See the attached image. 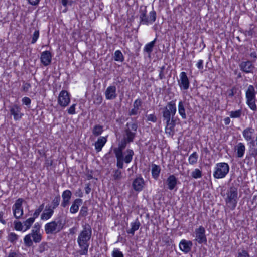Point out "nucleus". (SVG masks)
Masks as SVG:
<instances>
[{
	"instance_id": "f257e3e1",
	"label": "nucleus",
	"mask_w": 257,
	"mask_h": 257,
	"mask_svg": "<svg viewBox=\"0 0 257 257\" xmlns=\"http://www.w3.org/2000/svg\"><path fill=\"white\" fill-rule=\"evenodd\" d=\"M92 235L91 226L86 223L82 225V229L78 234L77 242L80 249L78 252L80 255H87L89 246V241Z\"/></svg>"
},
{
	"instance_id": "f03ea898",
	"label": "nucleus",
	"mask_w": 257,
	"mask_h": 257,
	"mask_svg": "<svg viewBox=\"0 0 257 257\" xmlns=\"http://www.w3.org/2000/svg\"><path fill=\"white\" fill-rule=\"evenodd\" d=\"M65 225V221L62 218H57L46 223L44 226V230L47 234H55L63 230Z\"/></svg>"
},
{
	"instance_id": "7ed1b4c3",
	"label": "nucleus",
	"mask_w": 257,
	"mask_h": 257,
	"mask_svg": "<svg viewBox=\"0 0 257 257\" xmlns=\"http://www.w3.org/2000/svg\"><path fill=\"white\" fill-rule=\"evenodd\" d=\"M140 24L149 25L153 24L156 19V13L153 10L149 13V16L147 15L146 6H141L139 10Z\"/></svg>"
},
{
	"instance_id": "20e7f679",
	"label": "nucleus",
	"mask_w": 257,
	"mask_h": 257,
	"mask_svg": "<svg viewBox=\"0 0 257 257\" xmlns=\"http://www.w3.org/2000/svg\"><path fill=\"white\" fill-rule=\"evenodd\" d=\"M238 199V189L235 186L229 188L226 192L225 202L228 204L229 207L232 210L236 206Z\"/></svg>"
},
{
	"instance_id": "39448f33",
	"label": "nucleus",
	"mask_w": 257,
	"mask_h": 257,
	"mask_svg": "<svg viewBox=\"0 0 257 257\" xmlns=\"http://www.w3.org/2000/svg\"><path fill=\"white\" fill-rule=\"evenodd\" d=\"M138 124L136 122H127L124 129L123 138L127 142H133L137 134Z\"/></svg>"
},
{
	"instance_id": "423d86ee",
	"label": "nucleus",
	"mask_w": 257,
	"mask_h": 257,
	"mask_svg": "<svg viewBox=\"0 0 257 257\" xmlns=\"http://www.w3.org/2000/svg\"><path fill=\"white\" fill-rule=\"evenodd\" d=\"M229 171V165L224 162L218 163L216 164L213 176L216 179L224 178Z\"/></svg>"
},
{
	"instance_id": "0eeeda50",
	"label": "nucleus",
	"mask_w": 257,
	"mask_h": 257,
	"mask_svg": "<svg viewBox=\"0 0 257 257\" xmlns=\"http://www.w3.org/2000/svg\"><path fill=\"white\" fill-rule=\"evenodd\" d=\"M246 103L249 107L252 110L255 111L257 109L255 104V92L254 87L249 85L246 91Z\"/></svg>"
},
{
	"instance_id": "6e6552de",
	"label": "nucleus",
	"mask_w": 257,
	"mask_h": 257,
	"mask_svg": "<svg viewBox=\"0 0 257 257\" xmlns=\"http://www.w3.org/2000/svg\"><path fill=\"white\" fill-rule=\"evenodd\" d=\"M176 112V107L175 102L172 101L168 102L162 111L163 119L174 118Z\"/></svg>"
},
{
	"instance_id": "1a4fd4ad",
	"label": "nucleus",
	"mask_w": 257,
	"mask_h": 257,
	"mask_svg": "<svg viewBox=\"0 0 257 257\" xmlns=\"http://www.w3.org/2000/svg\"><path fill=\"white\" fill-rule=\"evenodd\" d=\"M42 239V235L40 233H33L31 232L25 236L24 242L26 246L30 247L32 246L33 242L36 243H39L41 242Z\"/></svg>"
},
{
	"instance_id": "9d476101",
	"label": "nucleus",
	"mask_w": 257,
	"mask_h": 257,
	"mask_svg": "<svg viewBox=\"0 0 257 257\" xmlns=\"http://www.w3.org/2000/svg\"><path fill=\"white\" fill-rule=\"evenodd\" d=\"M24 199L22 198L18 199L12 207L14 216L16 219H20L23 215V208L22 203Z\"/></svg>"
},
{
	"instance_id": "9b49d317",
	"label": "nucleus",
	"mask_w": 257,
	"mask_h": 257,
	"mask_svg": "<svg viewBox=\"0 0 257 257\" xmlns=\"http://www.w3.org/2000/svg\"><path fill=\"white\" fill-rule=\"evenodd\" d=\"M70 102V96L66 90H62L58 96V103L61 107L67 106Z\"/></svg>"
},
{
	"instance_id": "f8f14e48",
	"label": "nucleus",
	"mask_w": 257,
	"mask_h": 257,
	"mask_svg": "<svg viewBox=\"0 0 257 257\" xmlns=\"http://www.w3.org/2000/svg\"><path fill=\"white\" fill-rule=\"evenodd\" d=\"M195 239L199 244L207 243V238L205 235V229L202 226H200L198 228L195 230Z\"/></svg>"
},
{
	"instance_id": "ddd939ff",
	"label": "nucleus",
	"mask_w": 257,
	"mask_h": 257,
	"mask_svg": "<svg viewBox=\"0 0 257 257\" xmlns=\"http://www.w3.org/2000/svg\"><path fill=\"white\" fill-rule=\"evenodd\" d=\"M240 69L246 73H253L255 69L254 65L250 61L241 62L239 65Z\"/></svg>"
},
{
	"instance_id": "4468645a",
	"label": "nucleus",
	"mask_w": 257,
	"mask_h": 257,
	"mask_svg": "<svg viewBox=\"0 0 257 257\" xmlns=\"http://www.w3.org/2000/svg\"><path fill=\"white\" fill-rule=\"evenodd\" d=\"M178 83L181 89L186 90L189 88L190 83L186 73L185 72H182L180 73Z\"/></svg>"
},
{
	"instance_id": "2eb2a0df",
	"label": "nucleus",
	"mask_w": 257,
	"mask_h": 257,
	"mask_svg": "<svg viewBox=\"0 0 257 257\" xmlns=\"http://www.w3.org/2000/svg\"><path fill=\"white\" fill-rule=\"evenodd\" d=\"M105 98L107 100H113L117 97L116 87L114 85L108 86L104 93Z\"/></svg>"
},
{
	"instance_id": "dca6fc26",
	"label": "nucleus",
	"mask_w": 257,
	"mask_h": 257,
	"mask_svg": "<svg viewBox=\"0 0 257 257\" xmlns=\"http://www.w3.org/2000/svg\"><path fill=\"white\" fill-rule=\"evenodd\" d=\"M254 133V130L252 127H247L243 130L242 135L245 140L249 142V144H253L255 141L253 139V136Z\"/></svg>"
},
{
	"instance_id": "f3484780",
	"label": "nucleus",
	"mask_w": 257,
	"mask_h": 257,
	"mask_svg": "<svg viewBox=\"0 0 257 257\" xmlns=\"http://www.w3.org/2000/svg\"><path fill=\"white\" fill-rule=\"evenodd\" d=\"M192 245L191 241L183 239L179 243V248L182 251L187 253L191 250Z\"/></svg>"
},
{
	"instance_id": "a211bd4d",
	"label": "nucleus",
	"mask_w": 257,
	"mask_h": 257,
	"mask_svg": "<svg viewBox=\"0 0 257 257\" xmlns=\"http://www.w3.org/2000/svg\"><path fill=\"white\" fill-rule=\"evenodd\" d=\"M41 62L45 66L49 65L52 60V55L49 51L43 52L41 55Z\"/></svg>"
},
{
	"instance_id": "6ab92c4d",
	"label": "nucleus",
	"mask_w": 257,
	"mask_h": 257,
	"mask_svg": "<svg viewBox=\"0 0 257 257\" xmlns=\"http://www.w3.org/2000/svg\"><path fill=\"white\" fill-rule=\"evenodd\" d=\"M11 114L13 115L14 119L16 120L20 119L22 116L23 115L21 113V108L17 105H14L12 106L10 109Z\"/></svg>"
},
{
	"instance_id": "aec40b11",
	"label": "nucleus",
	"mask_w": 257,
	"mask_h": 257,
	"mask_svg": "<svg viewBox=\"0 0 257 257\" xmlns=\"http://www.w3.org/2000/svg\"><path fill=\"white\" fill-rule=\"evenodd\" d=\"M71 196L72 193L69 190H65L62 193V202L61 203V206L65 208L69 204Z\"/></svg>"
},
{
	"instance_id": "412c9836",
	"label": "nucleus",
	"mask_w": 257,
	"mask_h": 257,
	"mask_svg": "<svg viewBox=\"0 0 257 257\" xmlns=\"http://www.w3.org/2000/svg\"><path fill=\"white\" fill-rule=\"evenodd\" d=\"M144 181L142 177L136 178L132 184L134 189L136 191H141L144 187Z\"/></svg>"
},
{
	"instance_id": "4be33fe9",
	"label": "nucleus",
	"mask_w": 257,
	"mask_h": 257,
	"mask_svg": "<svg viewBox=\"0 0 257 257\" xmlns=\"http://www.w3.org/2000/svg\"><path fill=\"white\" fill-rule=\"evenodd\" d=\"M54 210L50 208V206L48 205L41 215V219L42 220H47L49 219L53 215Z\"/></svg>"
},
{
	"instance_id": "5701e85b",
	"label": "nucleus",
	"mask_w": 257,
	"mask_h": 257,
	"mask_svg": "<svg viewBox=\"0 0 257 257\" xmlns=\"http://www.w3.org/2000/svg\"><path fill=\"white\" fill-rule=\"evenodd\" d=\"M166 183L168 185V188L172 190L177 185V179L174 175H171L167 179Z\"/></svg>"
},
{
	"instance_id": "b1692460",
	"label": "nucleus",
	"mask_w": 257,
	"mask_h": 257,
	"mask_svg": "<svg viewBox=\"0 0 257 257\" xmlns=\"http://www.w3.org/2000/svg\"><path fill=\"white\" fill-rule=\"evenodd\" d=\"M245 146L243 143H238L234 147V150L236 151V157L242 158L245 151Z\"/></svg>"
},
{
	"instance_id": "393cba45",
	"label": "nucleus",
	"mask_w": 257,
	"mask_h": 257,
	"mask_svg": "<svg viewBox=\"0 0 257 257\" xmlns=\"http://www.w3.org/2000/svg\"><path fill=\"white\" fill-rule=\"evenodd\" d=\"M81 199H76L73 202L70 208V212L72 214H75L78 212L79 206L82 204Z\"/></svg>"
},
{
	"instance_id": "a878e982",
	"label": "nucleus",
	"mask_w": 257,
	"mask_h": 257,
	"mask_svg": "<svg viewBox=\"0 0 257 257\" xmlns=\"http://www.w3.org/2000/svg\"><path fill=\"white\" fill-rule=\"evenodd\" d=\"M107 141L106 137H100L95 143V148L97 152L101 150L102 147L104 146Z\"/></svg>"
},
{
	"instance_id": "bb28decb",
	"label": "nucleus",
	"mask_w": 257,
	"mask_h": 257,
	"mask_svg": "<svg viewBox=\"0 0 257 257\" xmlns=\"http://www.w3.org/2000/svg\"><path fill=\"white\" fill-rule=\"evenodd\" d=\"M140 223L138 219H136L134 222H132L131 223V228L127 231V233L134 235L135 232L138 230L140 226Z\"/></svg>"
},
{
	"instance_id": "cd10ccee",
	"label": "nucleus",
	"mask_w": 257,
	"mask_h": 257,
	"mask_svg": "<svg viewBox=\"0 0 257 257\" xmlns=\"http://www.w3.org/2000/svg\"><path fill=\"white\" fill-rule=\"evenodd\" d=\"M151 171L153 178L155 179H157L161 171L160 167L157 165L153 164Z\"/></svg>"
},
{
	"instance_id": "c85d7f7f",
	"label": "nucleus",
	"mask_w": 257,
	"mask_h": 257,
	"mask_svg": "<svg viewBox=\"0 0 257 257\" xmlns=\"http://www.w3.org/2000/svg\"><path fill=\"white\" fill-rule=\"evenodd\" d=\"M178 112L182 119L186 118L185 107L182 101H180L178 104Z\"/></svg>"
},
{
	"instance_id": "c756f323",
	"label": "nucleus",
	"mask_w": 257,
	"mask_h": 257,
	"mask_svg": "<svg viewBox=\"0 0 257 257\" xmlns=\"http://www.w3.org/2000/svg\"><path fill=\"white\" fill-rule=\"evenodd\" d=\"M35 219L32 217H30L23 222L24 231H26L30 228L31 226L34 222Z\"/></svg>"
},
{
	"instance_id": "7c9ffc66",
	"label": "nucleus",
	"mask_w": 257,
	"mask_h": 257,
	"mask_svg": "<svg viewBox=\"0 0 257 257\" xmlns=\"http://www.w3.org/2000/svg\"><path fill=\"white\" fill-rule=\"evenodd\" d=\"M126 156L124 158L123 157V161L126 163H129L132 161L134 153L133 151L131 149H127L126 150Z\"/></svg>"
},
{
	"instance_id": "2f4dec72",
	"label": "nucleus",
	"mask_w": 257,
	"mask_h": 257,
	"mask_svg": "<svg viewBox=\"0 0 257 257\" xmlns=\"http://www.w3.org/2000/svg\"><path fill=\"white\" fill-rule=\"evenodd\" d=\"M249 153L251 157L257 158V148L255 146V143L253 144H250Z\"/></svg>"
},
{
	"instance_id": "473e14b6",
	"label": "nucleus",
	"mask_w": 257,
	"mask_h": 257,
	"mask_svg": "<svg viewBox=\"0 0 257 257\" xmlns=\"http://www.w3.org/2000/svg\"><path fill=\"white\" fill-rule=\"evenodd\" d=\"M198 155L197 152H194L190 155L188 159V161L190 164L194 165L197 162Z\"/></svg>"
},
{
	"instance_id": "72a5a7b5",
	"label": "nucleus",
	"mask_w": 257,
	"mask_h": 257,
	"mask_svg": "<svg viewBox=\"0 0 257 257\" xmlns=\"http://www.w3.org/2000/svg\"><path fill=\"white\" fill-rule=\"evenodd\" d=\"M103 126L100 125H96L92 130V133L95 136H98L103 132Z\"/></svg>"
},
{
	"instance_id": "f704fd0d",
	"label": "nucleus",
	"mask_w": 257,
	"mask_h": 257,
	"mask_svg": "<svg viewBox=\"0 0 257 257\" xmlns=\"http://www.w3.org/2000/svg\"><path fill=\"white\" fill-rule=\"evenodd\" d=\"M175 126V122H173L170 125L166 126L165 133L170 136H173L174 134V128Z\"/></svg>"
},
{
	"instance_id": "c9c22d12",
	"label": "nucleus",
	"mask_w": 257,
	"mask_h": 257,
	"mask_svg": "<svg viewBox=\"0 0 257 257\" xmlns=\"http://www.w3.org/2000/svg\"><path fill=\"white\" fill-rule=\"evenodd\" d=\"M156 41V39L154 40L153 41H151V42L149 43L144 47V51L146 52L147 53L150 54L152 51L153 48L155 45Z\"/></svg>"
},
{
	"instance_id": "e433bc0d",
	"label": "nucleus",
	"mask_w": 257,
	"mask_h": 257,
	"mask_svg": "<svg viewBox=\"0 0 257 257\" xmlns=\"http://www.w3.org/2000/svg\"><path fill=\"white\" fill-rule=\"evenodd\" d=\"M114 59L116 61L123 62L124 61V57L120 50H116L115 52Z\"/></svg>"
},
{
	"instance_id": "4c0bfd02",
	"label": "nucleus",
	"mask_w": 257,
	"mask_h": 257,
	"mask_svg": "<svg viewBox=\"0 0 257 257\" xmlns=\"http://www.w3.org/2000/svg\"><path fill=\"white\" fill-rule=\"evenodd\" d=\"M60 201V197L59 195L56 196L52 201V205H50V208L53 210L56 208L59 205Z\"/></svg>"
},
{
	"instance_id": "58836bf2",
	"label": "nucleus",
	"mask_w": 257,
	"mask_h": 257,
	"mask_svg": "<svg viewBox=\"0 0 257 257\" xmlns=\"http://www.w3.org/2000/svg\"><path fill=\"white\" fill-rule=\"evenodd\" d=\"M121 171L119 169H116L113 171L112 177L113 179L116 181H119L121 180L122 178Z\"/></svg>"
},
{
	"instance_id": "ea45409f",
	"label": "nucleus",
	"mask_w": 257,
	"mask_h": 257,
	"mask_svg": "<svg viewBox=\"0 0 257 257\" xmlns=\"http://www.w3.org/2000/svg\"><path fill=\"white\" fill-rule=\"evenodd\" d=\"M44 208V203H43L41 205H40L39 207L37 209L35 210L34 213L33 214V216L32 217L35 220V219L37 218L39 216L40 213L43 210Z\"/></svg>"
},
{
	"instance_id": "a19ab883",
	"label": "nucleus",
	"mask_w": 257,
	"mask_h": 257,
	"mask_svg": "<svg viewBox=\"0 0 257 257\" xmlns=\"http://www.w3.org/2000/svg\"><path fill=\"white\" fill-rule=\"evenodd\" d=\"M18 239V236L15 233L11 232L8 236V240L12 243H15Z\"/></svg>"
},
{
	"instance_id": "79ce46f5",
	"label": "nucleus",
	"mask_w": 257,
	"mask_h": 257,
	"mask_svg": "<svg viewBox=\"0 0 257 257\" xmlns=\"http://www.w3.org/2000/svg\"><path fill=\"white\" fill-rule=\"evenodd\" d=\"M202 171L199 169H195L191 173V176L194 179L200 178L202 177Z\"/></svg>"
},
{
	"instance_id": "37998d69",
	"label": "nucleus",
	"mask_w": 257,
	"mask_h": 257,
	"mask_svg": "<svg viewBox=\"0 0 257 257\" xmlns=\"http://www.w3.org/2000/svg\"><path fill=\"white\" fill-rule=\"evenodd\" d=\"M159 68V78L160 80H162L165 78V75L167 71L165 70V66L164 65Z\"/></svg>"
},
{
	"instance_id": "c03bdc74",
	"label": "nucleus",
	"mask_w": 257,
	"mask_h": 257,
	"mask_svg": "<svg viewBox=\"0 0 257 257\" xmlns=\"http://www.w3.org/2000/svg\"><path fill=\"white\" fill-rule=\"evenodd\" d=\"M116 159H123V150L115 148L113 150Z\"/></svg>"
},
{
	"instance_id": "a18cd8bd",
	"label": "nucleus",
	"mask_w": 257,
	"mask_h": 257,
	"mask_svg": "<svg viewBox=\"0 0 257 257\" xmlns=\"http://www.w3.org/2000/svg\"><path fill=\"white\" fill-rule=\"evenodd\" d=\"M242 114V111L241 109L237 110L236 111H232L230 113V116L231 118H239Z\"/></svg>"
},
{
	"instance_id": "49530a36",
	"label": "nucleus",
	"mask_w": 257,
	"mask_h": 257,
	"mask_svg": "<svg viewBox=\"0 0 257 257\" xmlns=\"http://www.w3.org/2000/svg\"><path fill=\"white\" fill-rule=\"evenodd\" d=\"M15 229L18 231H24V228L23 222L20 221H15L14 222Z\"/></svg>"
},
{
	"instance_id": "de8ad7c7",
	"label": "nucleus",
	"mask_w": 257,
	"mask_h": 257,
	"mask_svg": "<svg viewBox=\"0 0 257 257\" xmlns=\"http://www.w3.org/2000/svg\"><path fill=\"white\" fill-rule=\"evenodd\" d=\"M48 245L47 243L43 242H42L39 246L38 248V251L40 253H42L45 250H47L48 249Z\"/></svg>"
},
{
	"instance_id": "09e8293b",
	"label": "nucleus",
	"mask_w": 257,
	"mask_h": 257,
	"mask_svg": "<svg viewBox=\"0 0 257 257\" xmlns=\"http://www.w3.org/2000/svg\"><path fill=\"white\" fill-rule=\"evenodd\" d=\"M237 88L235 87H232L230 89H228L226 91L227 96L229 98L233 97L237 92Z\"/></svg>"
},
{
	"instance_id": "8fccbe9b",
	"label": "nucleus",
	"mask_w": 257,
	"mask_h": 257,
	"mask_svg": "<svg viewBox=\"0 0 257 257\" xmlns=\"http://www.w3.org/2000/svg\"><path fill=\"white\" fill-rule=\"evenodd\" d=\"M88 207L86 206H83L80 210L79 216L81 217H85L88 215Z\"/></svg>"
},
{
	"instance_id": "3c124183",
	"label": "nucleus",
	"mask_w": 257,
	"mask_h": 257,
	"mask_svg": "<svg viewBox=\"0 0 257 257\" xmlns=\"http://www.w3.org/2000/svg\"><path fill=\"white\" fill-rule=\"evenodd\" d=\"M39 37V31L36 30L32 36L31 44H34L36 42L37 40Z\"/></svg>"
},
{
	"instance_id": "603ef678",
	"label": "nucleus",
	"mask_w": 257,
	"mask_h": 257,
	"mask_svg": "<svg viewBox=\"0 0 257 257\" xmlns=\"http://www.w3.org/2000/svg\"><path fill=\"white\" fill-rule=\"evenodd\" d=\"M146 117L147 118V121H151L155 123L157 121V116L155 115V114L146 115Z\"/></svg>"
},
{
	"instance_id": "864d4df0",
	"label": "nucleus",
	"mask_w": 257,
	"mask_h": 257,
	"mask_svg": "<svg viewBox=\"0 0 257 257\" xmlns=\"http://www.w3.org/2000/svg\"><path fill=\"white\" fill-rule=\"evenodd\" d=\"M102 97L99 94H96L94 97V103L96 104L99 105L102 102Z\"/></svg>"
},
{
	"instance_id": "5fc2aeb1",
	"label": "nucleus",
	"mask_w": 257,
	"mask_h": 257,
	"mask_svg": "<svg viewBox=\"0 0 257 257\" xmlns=\"http://www.w3.org/2000/svg\"><path fill=\"white\" fill-rule=\"evenodd\" d=\"M131 143V142H127L124 138L121 141L119 144L117 148L123 150L126 147L127 144Z\"/></svg>"
},
{
	"instance_id": "6e6d98bb",
	"label": "nucleus",
	"mask_w": 257,
	"mask_h": 257,
	"mask_svg": "<svg viewBox=\"0 0 257 257\" xmlns=\"http://www.w3.org/2000/svg\"><path fill=\"white\" fill-rule=\"evenodd\" d=\"M112 257H124L123 254L117 249L113 250L112 253Z\"/></svg>"
},
{
	"instance_id": "4d7b16f0",
	"label": "nucleus",
	"mask_w": 257,
	"mask_h": 257,
	"mask_svg": "<svg viewBox=\"0 0 257 257\" xmlns=\"http://www.w3.org/2000/svg\"><path fill=\"white\" fill-rule=\"evenodd\" d=\"M40 228L41 226L38 223H35L33 228V229L31 230V232L33 233H40Z\"/></svg>"
},
{
	"instance_id": "13d9d810",
	"label": "nucleus",
	"mask_w": 257,
	"mask_h": 257,
	"mask_svg": "<svg viewBox=\"0 0 257 257\" xmlns=\"http://www.w3.org/2000/svg\"><path fill=\"white\" fill-rule=\"evenodd\" d=\"M142 104V101L140 99H136L133 104L134 108L137 109L138 110L139 109L140 106H141Z\"/></svg>"
},
{
	"instance_id": "bf43d9fd",
	"label": "nucleus",
	"mask_w": 257,
	"mask_h": 257,
	"mask_svg": "<svg viewBox=\"0 0 257 257\" xmlns=\"http://www.w3.org/2000/svg\"><path fill=\"white\" fill-rule=\"evenodd\" d=\"M76 104H73L67 110L68 113L69 114H75V106Z\"/></svg>"
},
{
	"instance_id": "052dcab7",
	"label": "nucleus",
	"mask_w": 257,
	"mask_h": 257,
	"mask_svg": "<svg viewBox=\"0 0 257 257\" xmlns=\"http://www.w3.org/2000/svg\"><path fill=\"white\" fill-rule=\"evenodd\" d=\"M237 257H250V256L246 250H242L238 252Z\"/></svg>"
},
{
	"instance_id": "680f3d73",
	"label": "nucleus",
	"mask_w": 257,
	"mask_h": 257,
	"mask_svg": "<svg viewBox=\"0 0 257 257\" xmlns=\"http://www.w3.org/2000/svg\"><path fill=\"white\" fill-rule=\"evenodd\" d=\"M31 86L30 83L24 82L22 86V90L24 92H28Z\"/></svg>"
},
{
	"instance_id": "e2e57ef3",
	"label": "nucleus",
	"mask_w": 257,
	"mask_h": 257,
	"mask_svg": "<svg viewBox=\"0 0 257 257\" xmlns=\"http://www.w3.org/2000/svg\"><path fill=\"white\" fill-rule=\"evenodd\" d=\"M116 166L119 169H122L123 167V159H116Z\"/></svg>"
},
{
	"instance_id": "0e129e2a",
	"label": "nucleus",
	"mask_w": 257,
	"mask_h": 257,
	"mask_svg": "<svg viewBox=\"0 0 257 257\" xmlns=\"http://www.w3.org/2000/svg\"><path fill=\"white\" fill-rule=\"evenodd\" d=\"M22 101L23 102V104L28 106L30 105L31 100L29 97H24V98H22Z\"/></svg>"
},
{
	"instance_id": "69168bd1",
	"label": "nucleus",
	"mask_w": 257,
	"mask_h": 257,
	"mask_svg": "<svg viewBox=\"0 0 257 257\" xmlns=\"http://www.w3.org/2000/svg\"><path fill=\"white\" fill-rule=\"evenodd\" d=\"M20 255L18 252L11 250L8 254V257H20Z\"/></svg>"
},
{
	"instance_id": "338daca9",
	"label": "nucleus",
	"mask_w": 257,
	"mask_h": 257,
	"mask_svg": "<svg viewBox=\"0 0 257 257\" xmlns=\"http://www.w3.org/2000/svg\"><path fill=\"white\" fill-rule=\"evenodd\" d=\"M164 120L166 121V126L170 125L172 124L173 122H175V120L174 119V118H167V119H164Z\"/></svg>"
},
{
	"instance_id": "774afa93",
	"label": "nucleus",
	"mask_w": 257,
	"mask_h": 257,
	"mask_svg": "<svg viewBox=\"0 0 257 257\" xmlns=\"http://www.w3.org/2000/svg\"><path fill=\"white\" fill-rule=\"evenodd\" d=\"M4 215V212L3 211H0V222L5 225L6 224V221L3 218Z\"/></svg>"
}]
</instances>
